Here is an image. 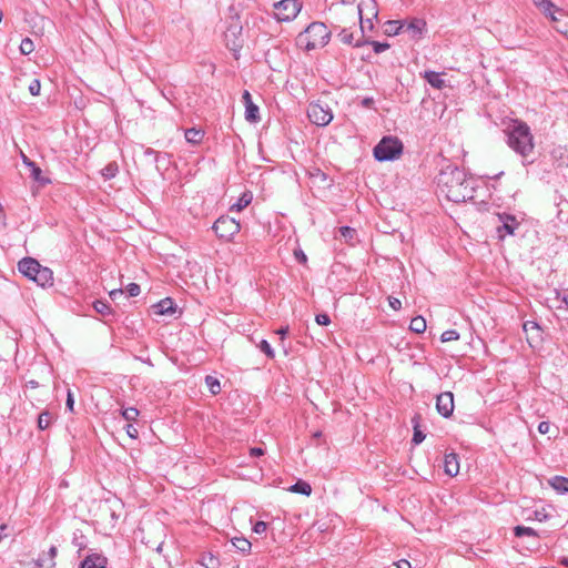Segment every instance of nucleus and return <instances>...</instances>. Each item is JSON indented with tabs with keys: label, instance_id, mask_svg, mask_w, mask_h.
<instances>
[{
	"label": "nucleus",
	"instance_id": "052dcab7",
	"mask_svg": "<svg viewBox=\"0 0 568 568\" xmlns=\"http://www.w3.org/2000/svg\"><path fill=\"white\" fill-rule=\"evenodd\" d=\"M21 159L27 168H33V161H31L24 153H21Z\"/></svg>",
	"mask_w": 568,
	"mask_h": 568
},
{
	"label": "nucleus",
	"instance_id": "680f3d73",
	"mask_svg": "<svg viewBox=\"0 0 568 568\" xmlns=\"http://www.w3.org/2000/svg\"><path fill=\"white\" fill-rule=\"evenodd\" d=\"M8 529H9L8 525H6V524H0V536H1V539H2L3 537H7V536H8Z\"/></svg>",
	"mask_w": 568,
	"mask_h": 568
},
{
	"label": "nucleus",
	"instance_id": "c756f323",
	"mask_svg": "<svg viewBox=\"0 0 568 568\" xmlns=\"http://www.w3.org/2000/svg\"><path fill=\"white\" fill-rule=\"evenodd\" d=\"M29 170L34 181L43 185L50 183V180L42 175V170L36 163H33V168H29Z\"/></svg>",
	"mask_w": 568,
	"mask_h": 568
},
{
	"label": "nucleus",
	"instance_id": "a18cd8bd",
	"mask_svg": "<svg viewBox=\"0 0 568 568\" xmlns=\"http://www.w3.org/2000/svg\"><path fill=\"white\" fill-rule=\"evenodd\" d=\"M267 529V524L265 521H256L255 525L253 526V531L257 535H262L266 531Z\"/></svg>",
	"mask_w": 568,
	"mask_h": 568
},
{
	"label": "nucleus",
	"instance_id": "c9c22d12",
	"mask_svg": "<svg viewBox=\"0 0 568 568\" xmlns=\"http://www.w3.org/2000/svg\"><path fill=\"white\" fill-rule=\"evenodd\" d=\"M34 50L33 41L30 38H24L20 43V52L24 55L30 54Z\"/></svg>",
	"mask_w": 568,
	"mask_h": 568
},
{
	"label": "nucleus",
	"instance_id": "8fccbe9b",
	"mask_svg": "<svg viewBox=\"0 0 568 568\" xmlns=\"http://www.w3.org/2000/svg\"><path fill=\"white\" fill-rule=\"evenodd\" d=\"M36 564L39 568H51L49 566V558L47 557L45 554H42L41 556H39Z\"/></svg>",
	"mask_w": 568,
	"mask_h": 568
},
{
	"label": "nucleus",
	"instance_id": "9d476101",
	"mask_svg": "<svg viewBox=\"0 0 568 568\" xmlns=\"http://www.w3.org/2000/svg\"><path fill=\"white\" fill-rule=\"evenodd\" d=\"M437 412L445 418L452 416L454 412V395L452 392L440 393L436 398Z\"/></svg>",
	"mask_w": 568,
	"mask_h": 568
},
{
	"label": "nucleus",
	"instance_id": "72a5a7b5",
	"mask_svg": "<svg viewBox=\"0 0 568 568\" xmlns=\"http://www.w3.org/2000/svg\"><path fill=\"white\" fill-rule=\"evenodd\" d=\"M93 308L95 310L97 313L101 315H108L111 313L110 305L104 301L98 300L93 302Z\"/></svg>",
	"mask_w": 568,
	"mask_h": 568
},
{
	"label": "nucleus",
	"instance_id": "423d86ee",
	"mask_svg": "<svg viewBox=\"0 0 568 568\" xmlns=\"http://www.w3.org/2000/svg\"><path fill=\"white\" fill-rule=\"evenodd\" d=\"M212 229L220 239L231 241L240 232L241 225L235 219L222 215L214 222Z\"/></svg>",
	"mask_w": 568,
	"mask_h": 568
},
{
	"label": "nucleus",
	"instance_id": "13d9d810",
	"mask_svg": "<svg viewBox=\"0 0 568 568\" xmlns=\"http://www.w3.org/2000/svg\"><path fill=\"white\" fill-rule=\"evenodd\" d=\"M109 295H110L112 301H115L118 297L123 295V290H121V288L112 290Z\"/></svg>",
	"mask_w": 568,
	"mask_h": 568
},
{
	"label": "nucleus",
	"instance_id": "0eeeda50",
	"mask_svg": "<svg viewBox=\"0 0 568 568\" xmlns=\"http://www.w3.org/2000/svg\"><path fill=\"white\" fill-rule=\"evenodd\" d=\"M224 40L226 47L234 52V55L236 57V53L242 48L243 40H242V24L239 19V17H232L231 22L227 26V29L224 33Z\"/></svg>",
	"mask_w": 568,
	"mask_h": 568
},
{
	"label": "nucleus",
	"instance_id": "e2e57ef3",
	"mask_svg": "<svg viewBox=\"0 0 568 568\" xmlns=\"http://www.w3.org/2000/svg\"><path fill=\"white\" fill-rule=\"evenodd\" d=\"M287 332H288V327L286 326V327H281V328H278V329L276 331V334H278V335L281 336V338H284V337H285V335L287 334Z\"/></svg>",
	"mask_w": 568,
	"mask_h": 568
},
{
	"label": "nucleus",
	"instance_id": "c03bdc74",
	"mask_svg": "<svg viewBox=\"0 0 568 568\" xmlns=\"http://www.w3.org/2000/svg\"><path fill=\"white\" fill-rule=\"evenodd\" d=\"M371 44L375 53H382L389 48L388 43H382L377 41H372Z\"/></svg>",
	"mask_w": 568,
	"mask_h": 568
},
{
	"label": "nucleus",
	"instance_id": "de8ad7c7",
	"mask_svg": "<svg viewBox=\"0 0 568 568\" xmlns=\"http://www.w3.org/2000/svg\"><path fill=\"white\" fill-rule=\"evenodd\" d=\"M126 292H128L129 296L134 297V296H138L140 294L141 290H140V286L138 284L131 283V284L128 285Z\"/></svg>",
	"mask_w": 568,
	"mask_h": 568
},
{
	"label": "nucleus",
	"instance_id": "09e8293b",
	"mask_svg": "<svg viewBox=\"0 0 568 568\" xmlns=\"http://www.w3.org/2000/svg\"><path fill=\"white\" fill-rule=\"evenodd\" d=\"M315 321L318 325L326 326L331 323L329 316L327 314H317Z\"/></svg>",
	"mask_w": 568,
	"mask_h": 568
},
{
	"label": "nucleus",
	"instance_id": "b1692460",
	"mask_svg": "<svg viewBox=\"0 0 568 568\" xmlns=\"http://www.w3.org/2000/svg\"><path fill=\"white\" fill-rule=\"evenodd\" d=\"M232 544L242 554L246 555L251 551L252 544L244 537H234Z\"/></svg>",
	"mask_w": 568,
	"mask_h": 568
},
{
	"label": "nucleus",
	"instance_id": "ea45409f",
	"mask_svg": "<svg viewBox=\"0 0 568 568\" xmlns=\"http://www.w3.org/2000/svg\"><path fill=\"white\" fill-rule=\"evenodd\" d=\"M373 19L372 17H364V16H359V20H361V29H362V32L364 33L365 30H372L373 29Z\"/></svg>",
	"mask_w": 568,
	"mask_h": 568
},
{
	"label": "nucleus",
	"instance_id": "f8f14e48",
	"mask_svg": "<svg viewBox=\"0 0 568 568\" xmlns=\"http://www.w3.org/2000/svg\"><path fill=\"white\" fill-rule=\"evenodd\" d=\"M243 102L245 105V119L251 123H255L260 120L258 115V106L255 105L252 101V97L248 91H244L243 93Z\"/></svg>",
	"mask_w": 568,
	"mask_h": 568
},
{
	"label": "nucleus",
	"instance_id": "4d7b16f0",
	"mask_svg": "<svg viewBox=\"0 0 568 568\" xmlns=\"http://www.w3.org/2000/svg\"><path fill=\"white\" fill-rule=\"evenodd\" d=\"M250 455L252 457H258L264 455V450L261 447H253L250 449Z\"/></svg>",
	"mask_w": 568,
	"mask_h": 568
},
{
	"label": "nucleus",
	"instance_id": "6e6d98bb",
	"mask_svg": "<svg viewBox=\"0 0 568 568\" xmlns=\"http://www.w3.org/2000/svg\"><path fill=\"white\" fill-rule=\"evenodd\" d=\"M550 424L548 422H540L538 425V432L540 434H547L549 432Z\"/></svg>",
	"mask_w": 568,
	"mask_h": 568
},
{
	"label": "nucleus",
	"instance_id": "393cba45",
	"mask_svg": "<svg viewBox=\"0 0 568 568\" xmlns=\"http://www.w3.org/2000/svg\"><path fill=\"white\" fill-rule=\"evenodd\" d=\"M426 321L423 316H416L412 318L409 329L414 333L420 334L426 331Z\"/></svg>",
	"mask_w": 568,
	"mask_h": 568
},
{
	"label": "nucleus",
	"instance_id": "2eb2a0df",
	"mask_svg": "<svg viewBox=\"0 0 568 568\" xmlns=\"http://www.w3.org/2000/svg\"><path fill=\"white\" fill-rule=\"evenodd\" d=\"M444 470L449 476H456L459 473L458 456L455 453L445 455Z\"/></svg>",
	"mask_w": 568,
	"mask_h": 568
},
{
	"label": "nucleus",
	"instance_id": "e433bc0d",
	"mask_svg": "<svg viewBox=\"0 0 568 568\" xmlns=\"http://www.w3.org/2000/svg\"><path fill=\"white\" fill-rule=\"evenodd\" d=\"M122 417L128 422H133L139 416V410L135 407H128L121 412Z\"/></svg>",
	"mask_w": 568,
	"mask_h": 568
},
{
	"label": "nucleus",
	"instance_id": "cd10ccee",
	"mask_svg": "<svg viewBox=\"0 0 568 568\" xmlns=\"http://www.w3.org/2000/svg\"><path fill=\"white\" fill-rule=\"evenodd\" d=\"M119 172V165L116 162H110L102 170L101 174L105 180L113 179Z\"/></svg>",
	"mask_w": 568,
	"mask_h": 568
},
{
	"label": "nucleus",
	"instance_id": "4468645a",
	"mask_svg": "<svg viewBox=\"0 0 568 568\" xmlns=\"http://www.w3.org/2000/svg\"><path fill=\"white\" fill-rule=\"evenodd\" d=\"M38 273L33 274L32 281L38 285L45 287L50 286L53 283V273L50 268L40 265Z\"/></svg>",
	"mask_w": 568,
	"mask_h": 568
},
{
	"label": "nucleus",
	"instance_id": "a878e982",
	"mask_svg": "<svg viewBox=\"0 0 568 568\" xmlns=\"http://www.w3.org/2000/svg\"><path fill=\"white\" fill-rule=\"evenodd\" d=\"M184 135L189 143L197 144L202 141L204 134L202 131L192 128L187 129Z\"/></svg>",
	"mask_w": 568,
	"mask_h": 568
},
{
	"label": "nucleus",
	"instance_id": "dca6fc26",
	"mask_svg": "<svg viewBox=\"0 0 568 568\" xmlns=\"http://www.w3.org/2000/svg\"><path fill=\"white\" fill-rule=\"evenodd\" d=\"M156 315H171L175 312V304L173 300L166 297L152 306Z\"/></svg>",
	"mask_w": 568,
	"mask_h": 568
},
{
	"label": "nucleus",
	"instance_id": "a211bd4d",
	"mask_svg": "<svg viewBox=\"0 0 568 568\" xmlns=\"http://www.w3.org/2000/svg\"><path fill=\"white\" fill-rule=\"evenodd\" d=\"M106 558L101 555H90L81 564L80 568H105Z\"/></svg>",
	"mask_w": 568,
	"mask_h": 568
},
{
	"label": "nucleus",
	"instance_id": "4be33fe9",
	"mask_svg": "<svg viewBox=\"0 0 568 568\" xmlns=\"http://www.w3.org/2000/svg\"><path fill=\"white\" fill-rule=\"evenodd\" d=\"M406 21L390 20L385 23V33L388 36H396L404 30Z\"/></svg>",
	"mask_w": 568,
	"mask_h": 568
},
{
	"label": "nucleus",
	"instance_id": "bf43d9fd",
	"mask_svg": "<svg viewBox=\"0 0 568 568\" xmlns=\"http://www.w3.org/2000/svg\"><path fill=\"white\" fill-rule=\"evenodd\" d=\"M397 568H412V565L406 559H400L396 562Z\"/></svg>",
	"mask_w": 568,
	"mask_h": 568
},
{
	"label": "nucleus",
	"instance_id": "2f4dec72",
	"mask_svg": "<svg viewBox=\"0 0 568 568\" xmlns=\"http://www.w3.org/2000/svg\"><path fill=\"white\" fill-rule=\"evenodd\" d=\"M205 384H206L209 390L213 395H216V394H219L221 392V384H220V381L217 378L207 375L205 377Z\"/></svg>",
	"mask_w": 568,
	"mask_h": 568
},
{
	"label": "nucleus",
	"instance_id": "6e6552de",
	"mask_svg": "<svg viewBox=\"0 0 568 568\" xmlns=\"http://www.w3.org/2000/svg\"><path fill=\"white\" fill-rule=\"evenodd\" d=\"M310 121L318 126H325L333 120V113L327 105L311 103L307 109Z\"/></svg>",
	"mask_w": 568,
	"mask_h": 568
},
{
	"label": "nucleus",
	"instance_id": "5701e85b",
	"mask_svg": "<svg viewBox=\"0 0 568 568\" xmlns=\"http://www.w3.org/2000/svg\"><path fill=\"white\" fill-rule=\"evenodd\" d=\"M549 485L558 493H568V478L555 476L549 480Z\"/></svg>",
	"mask_w": 568,
	"mask_h": 568
},
{
	"label": "nucleus",
	"instance_id": "f03ea898",
	"mask_svg": "<svg viewBox=\"0 0 568 568\" xmlns=\"http://www.w3.org/2000/svg\"><path fill=\"white\" fill-rule=\"evenodd\" d=\"M508 145L523 158L534 151V138L530 128L523 121L515 120L507 129Z\"/></svg>",
	"mask_w": 568,
	"mask_h": 568
},
{
	"label": "nucleus",
	"instance_id": "0e129e2a",
	"mask_svg": "<svg viewBox=\"0 0 568 568\" xmlns=\"http://www.w3.org/2000/svg\"><path fill=\"white\" fill-rule=\"evenodd\" d=\"M555 28H556V30L558 32L565 34L567 37V39H568V26L565 29H562V28H560L559 26L556 24Z\"/></svg>",
	"mask_w": 568,
	"mask_h": 568
},
{
	"label": "nucleus",
	"instance_id": "58836bf2",
	"mask_svg": "<svg viewBox=\"0 0 568 568\" xmlns=\"http://www.w3.org/2000/svg\"><path fill=\"white\" fill-rule=\"evenodd\" d=\"M457 339H459V333L455 329L445 331L440 336V341L443 343L457 341Z\"/></svg>",
	"mask_w": 568,
	"mask_h": 568
},
{
	"label": "nucleus",
	"instance_id": "a19ab883",
	"mask_svg": "<svg viewBox=\"0 0 568 568\" xmlns=\"http://www.w3.org/2000/svg\"><path fill=\"white\" fill-rule=\"evenodd\" d=\"M339 40L345 44H353V33L344 29L338 34Z\"/></svg>",
	"mask_w": 568,
	"mask_h": 568
},
{
	"label": "nucleus",
	"instance_id": "f704fd0d",
	"mask_svg": "<svg viewBox=\"0 0 568 568\" xmlns=\"http://www.w3.org/2000/svg\"><path fill=\"white\" fill-rule=\"evenodd\" d=\"M515 536L523 537V536H530V537H537V532L530 528L525 526H517L514 529Z\"/></svg>",
	"mask_w": 568,
	"mask_h": 568
},
{
	"label": "nucleus",
	"instance_id": "412c9836",
	"mask_svg": "<svg viewBox=\"0 0 568 568\" xmlns=\"http://www.w3.org/2000/svg\"><path fill=\"white\" fill-rule=\"evenodd\" d=\"M523 328L529 342L530 338L534 339L540 337V327L536 322L527 321L526 323H524Z\"/></svg>",
	"mask_w": 568,
	"mask_h": 568
},
{
	"label": "nucleus",
	"instance_id": "774afa93",
	"mask_svg": "<svg viewBox=\"0 0 568 568\" xmlns=\"http://www.w3.org/2000/svg\"><path fill=\"white\" fill-rule=\"evenodd\" d=\"M354 2H355V0H342L343 4H352Z\"/></svg>",
	"mask_w": 568,
	"mask_h": 568
},
{
	"label": "nucleus",
	"instance_id": "4c0bfd02",
	"mask_svg": "<svg viewBox=\"0 0 568 568\" xmlns=\"http://www.w3.org/2000/svg\"><path fill=\"white\" fill-rule=\"evenodd\" d=\"M257 347L261 352H263L268 358H274L275 353L270 343L266 339H262Z\"/></svg>",
	"mask_w": 568,
	"mask_h": 568
},
{
	"label": "nucleus",
	"instance_id": "5fc2aeb1",
	"mask_svg": "<svg viewBox=\"0 0 568 568\" xmlns=\"http://www.w3.org/2000/svg\"><path fill=\"white\" fill-rule=\"evenodd\" d=\"M389 306L395 310V311H398L400 307H402V303L398 298L396 297H389Z\"/></svg>",
	"mask_w": 568,
	"mask_h": 568
},
{
	"label": "nucleus",
	"instance_id": "c85d7f7f",
	"mask_svg": "<svg viewBox=\"0 0 568 568\" xmlns=\"http://www.w3.org/2000/svg\"><path fill=\"white\" fill-rule=\"evenodd\" d=\"M252 201V194L250 193H243L242 196L237 200L236 203H234L232 206H231V210L232 211H242L243 209H245L246 206H248V204L251 203Z\"/></svg>",
	"mask_w": 568,
	"mask_h": 568
},
{
	"label": "nucleus",
	"instance_id": "338daca9",
	"mask_svg": "<svg viewBox=\"0 0 568 568\" xmlns=\"http://www.w3.org/2000/svg\"><path fill=\"white\" fill-rule=\"evenodd\" d=\"M558 562L565 567H568V557H561Z\"/></svg>",
	"mask_w": 568,
	"mask_h": 568
},
{
	"label": "nucleus",
	"instance_id": "9b49d317",
	"mask_svg": "<svg viewBox=\"0 0 568 568\" xmlns=\"http://www.w3.org/2000/svg\"><path fill=\"white\" fill-rule=\"evenodd\" d=\"M536 8H538L546 17H549L552 22H559L556 14L565 16L564 11L558 9L551 0H532Z\"/></svg>",
	"mask_w": 568,
	"mask_h": 568
},
{
	"label": "nucleus",
	"instance_id": "7c9ffc66",
	"mask_svg": "<svg viewBox=\"0 0 568 568\" xmlns=\"http://www.w3.org/2000/svg\"><path fill=\"white\" fill-rule=\"evenodd\" d=\"M291 491L308 496L312 493V487L308 483L298 480L291 487Z\"/></svg>",
	"mask_w": 568,
	"mask_h": 568
},
{
	"label": "nucleus",
	"instance_id": "69168bd1",
	"mask_svg": "<svg viewBox=\"0 0 568 568\" xmlns=\"http://www.w3.org/2000/svg\"><path fill=\"white\" fill-rule=\"evenodd\" d=\"M374 100L372 98H366L363 100V105L369 108L373 104Z\"/></svg>",
	"mask_w": 568,
	"mask_h": 568
},
{
	"label": "nucleus",
	"instance_id": "7ed1b4c3",
	"mask_svg": "<svg viewBox=\"0 0 568 568\" xmlns=\"http://www.w3.org/2000/svg\"><path fill=\"white\" fill-rule=\"evenodd\" d=\"M331 38V32L323 22H312L296 38L297 45L305 50L312 51L325 47Z\"/></svg>",
	"mask_w": 568,
	"mask_h": 568
},
{
	"label": "nucleus",
	"instance_id": "79ce46f5",
	"mask_svg": "<svg viewBox=\"0 0 568 568\" xmlns=\"http://www.w3.org/2000/svg\"><path fill=\"white\" fill-rule=\"evenodd\" d=\"M203 565L206 568H217L219 561L213 555H209L203 558Z\"/></svg>",
	"mask_w": 568,
	"mask_h": 568
},
{
	"label": "nucleus",
	"instance_id": "37998d69",
	"mask_svg": "<svg viewBox=\"0 0 568 568\" xmlns=\"http://www.w3.org/2000/svg\"><path fill=\"white\" fill-rule=\"evenodd\" d=\"M41 90V83L38 79H33L29 84V92L32 95H39Z\"/></svg>",
	"mask_w": 568,
	"mask_h": 568
},
{
	"label": "nucleus",
	"instance_id": "1a4fd4ad",
	"mask_svg": "<svg viewBox=\"0 0 568 568\" xmlns=\"http://www.w3.org/2000/svg\"><path fill=\"white\" fill-rule=\"evenodd\" d=\"M499 224L496 227L498 237L504 240L507 235H514L520 223L515 215L507 213L497 214Z\"/></svg>",
	"mask_w": 568,
	"mask_h": 568
},
{
	"label": "nucleus",
	"instance_id": "6ab92c4d",
	"mask_svg": "<svg viewBox=\"0 0 568 568\" xmlns=\"http://www.w3.org/2000/svg\"><path fill=\"white\" fill-rule=\"evenodd\" d=\"M423 78L435 89H443L446 85L445 80L442 78L440 73L435 71H425Z\"/></svg>",
	"mask_w": 568,
	"mask_h": 568
},
{
	"label": "nucleus",
	"instance_id": "f3484780",
	"mask_svg": "<svg viewBox=\"0 0 568 568\" xmlns=\"http://www.w3.org/2000/svg\"><path fill=\"white\" fill-rule=\"evenodd\" d=\"M357 9L359 16L377 18L378 11L375 0H361Z\"/></svg>",
	"mask_w": 568,
	"mask_h": 568
},
{
	"label": "nucleus",
	"instance_id": "ddd939ff",
	"mask_svg": "<svg viewBox=\"0 0 568 568\" xmlns=\"http://www.w3.org/2000/svg\"><path fill=\"white\" fill-rule=\"evenodd\" d=\"M40 263L32 257H24L18 263V270L28 278L32 280L33 274H37L40 267Z\"/></svg>",
	"mask_w": 568,
	"mask_h": 568
},
{
	"label": "nucleus",
	"instance_id": "3c124183",
	"mask_svg": "<svg viewBox=\"0 0 568 568\" xmlns=\"http://www.w3.org/2000/svg\"><path fill=\"white\" fill-rule=\"evenodd\" d=\"M45 555L49 558V566L53 567L54 566L53 560H54V557L57 556V548L54 546H52Z\"/></svg>",
	"mask_w": 568,
	"mask_h": 568
},
{
	"label": "nucleus",
	"instance_id": "bb28decb",
	"mask_svg": "<svg viewBox=\"0 0 568 568\" xmlns=\"http://www.w3.org/2000/svg\"><path fill=\"white\" fill-rule=\"evenodd\" d=\"M341 236L345 240L346 243L353 245L356 240V230L349 226H342L338 230Z\"/></svg>",
	"mask_w": 568,
	"mask_h": 568
},
{
	"label": "nucleus",
	"instance_id": "49530a36",
	"mask_svg": "<svg viewBox=\"0 0 568 568\" xmlns=\"http://www.w3.org/2000/svg\"><path fill=\"white\" fill-rule=\"evenodd\" d=\"M425 439L424 433L417 428V426L414 427V435H413V443L418 445Z\"/></svg>",
	"mask_w": 568,
	"mask_h": 568
},
{
	"label": "nucleus",
	"instance_id": "864d4df0",
	"mask_svg": "<svg viewBox=\"0 0 568 568\" xmlns=\"http://www.w3.org/2000/svg\"><path fill=\"white\" fill-rule=\"evenodd\" d=\"M65 405H67V408H68L70 412H73L74 399H73V395H72V393H71V390H70V389L68 390V396H67Z\"/></svg>",
	"mask_w": 568,
	"mask_h": 568
},
{
	"label": "nucleus",
	"instance_id": "20e7f679",
	"mask_svg": "<svg viewBox=\"0 0 568 568\" xmlns=\"http://www.w3.org/2000/svg\"><path fill=\"white\" fill-rule=\"evenodd\" d=\"M403 152V143L394 136H384L374 148V156L377 161H393Z\"/></svg>",
	"mask_w": 568,
	"mask_h": 568
},
{
	"label": "nucleus",
	"instance_id": "39448f33",
	"mask_svg": "<svg viewBox=\"0 0 568 568\" xmlns=\"http://www.w3.org/2000/svg\"><path fill=\"white\" fill-rule=\"evenodd\" d=\"M274 17L280 22L294 20L302 10V2L298 0H281L273 4Z\"/></svg>",
	"mask_w": 568,
	"mask_h": 568
},
{
	"label": "nucleus",
	"instance_id": "603ef678",
	"mask_svg": "<svg viewBox=\"0 0 568 568\" xmlns=\"http://www.w3.org/2000/svg\"><path fill=\"white\" fill-rule=\"evenodd\" d=\"M125 430H126V434H128L131 438H134V439H135V438H138V436H139V432H138V429H136L133 425L128 424V425L125 426Z\"/></svg>",
	"mask_w": 568,
	"mask_h": 568
},
{
	"label": "nucleus",
	"instance_id": "f257e3e1",
	"mask_svg": "<svg viewBox=\"0 0 568 568\" xmlns=\"http://www.w3.org/2000/svg\"><path fill=\"white\" fill-rule=\"evenodd\" d=\"M437 186L440 194L448 201L462 203L474 197V186L466 173L456 165L448 164L437 176Z\"/></svg>",
	"mask_w": 568,
	"mask_h": 568
},
{
	"label": "nucleus",
	"instance_id": "473e14b6",
	"mask_svg": "<svg viewBox=\"0 0 568 568\" xmlns=\"http://www.w3.org/2000/svg\"><path fill=\"white\" fill-rule=\"evenodd\" d=\"M52 416L49 412H43L38 417V427L40 429H47L49 425L51 424Z\"/></svg>",
	"mask_w": 568,
	"mask_h": 568
},
{
	"label": "nucleus",
	"instance_id": "aec40b11",
	"mask_svg": "<svg viewBox=\"0 0 568 568\" xmlns=\"http://www.w3.org/2000/svg\"><path fill=\"white\" fill-rule=\"evenodd\" d=\"M426 23L422 19H413L410 21H406V24L404 27L403 31L409 32L413 37H418L422 34L423 29L425 28Z\"/></svg>",
	"mask_w": 568,
	"mask_h": 568
}]
</instances>
